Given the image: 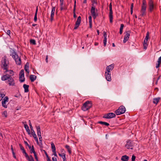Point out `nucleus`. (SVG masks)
Instances as JSON below:
<instances>
[{
	"instance_id": "nucleus-44",
	"label": "nucleus",
	"mask_w": 161,
	"mask_h": 161,
	"mask_svg": "<svg viewBox=\"0 0 161 161\" xmlns=\"http://www.w3.org/2000/svg\"><path fill=\"white\" fill-rule=\"evenodd\" d=\"M19 147H20V149L21 150H23L25 149L24 147H23V146H22V145L21 144H19Z\"/></svg>"
},
{
	"instance_id": "nucleus-63",
	"label": "nucleus",
	"mask_w": 161,
	"mask_h": 161,
	"mask_svg": "<svg viewBox=\"0 0 161 161\" xmlns=\"http://www.w3.org/2000/svg\"><path fill=\"white\" fill-rule=\"evenodd\" d=\"M12 154H13V157H14V158L16 159V156H15V153H14V152H12Z\"/></svg>"
},
{
	"instance_id": "nucleus-32",
	"label": "nucleus",
	"mask_w": 161,
	"mask_h": 161,
	"mask_svg": "<svg viewBox=\"0 0 161 161\" xmlns=\"http://www.w3.org/2000/svg\"><path fill=\"white\" fill-rule=\"evenodd\" d=\"M34 138L35 139V140L37 142V143L38 144H39L38 139L37 138V137L36 135V134H34V136H33Z\"/></svg>"
},
{
	"instance_id": "nucleus-34",
	"label": "nucleus",
	"mask_w": 161,
	"mask_h": 161,
	"mask_svg": "<svg viewBox=\"0 0 161 161\" xmlns=\"http://www.w3.org/2000/svg\"><path fill=\"white\" fill-rule=\"evenodd\" d=\"M149 32L148 31L147 33L146 36L145 37V38L144 40H145L146 41H148V39L149 38Z\"/></svg>"
},
{
	"instance_id": "nucleus-30",
	"label": "nucleus",
	"mask_w": 161,
	"mask_h": 161,
	"mask_svg": "<svg viewBox=\"0 0 161 161\" xmlns=\"http://www.w3.org/2000/svg\"><path fill=\"white\" fill-rule=\"evenodd\" d=\"M28 161H34V158L32 155H30L29 158H27Z\"/></svg>"
},
{
	"instance_id": "nucleus-25",
	"label": "nucleus",
	"mask_w": 161,
	"mask_h": 161,
	"mask_svg": "<svg viewBox=\"0 0 161 161\" xmlns=\"http://www.w3.org/2000/svg\"><path fill=\"white\" fill-rule=\"evenodd\" d=\"M65 147L67 149L68 151L69 154H71V149L70 148L69 146L66 145L65 146Z\"/></svg>"
},
{
	"instance_id": "nucleus-8",
	"label": "nucleus",
	"mask_w": 161,
	"mask_h": 161,
	"mask_svg": "<svg viewBox=\"0 0 161 161\" xmlns=\"http://www.w3.org/2000/svg\"><path fill=\"white\" fill-rule=\"evenodd\" d=\"M19 80L20 82H23L25 80L24 78V71L23 69L20 70L19 73Z\"/></svg>"
},
{
	"instance_id": "nucleus-22",
	"label": "nucleus",
	"mask_w": 161,
	"mask_h": 161,
	"mask_svg": "<svg viewBox=\"0 0 161 161\" xmlns=\"http://www.w3.org/2000/svg\"><path fill=\"white\" fill-rule=\"evenodd\" d=\"M160 99V98L159 97L154 98L153 99V103L155 104H157L158 103Z\"/></svg>"
},
{
	"instance_id": "nucleus-17",
	"label": "nucleus",
	"mask_w": 161,
	"mask_h": 161,
	"mask_svg": "<svg viewBox=\"0 0 161 161\" xmlns=\"http://www.w3.org/2000/svg\"><path fill=\"white\" fill-rule=\"evenodd\" d=\"M29 126L30 127V129L31 130V131L32 135L33 136L34 134H36L35 133V131L33 129V128L32 126L31 121L30 120H29Z\"/></svg>"
},
{
	"instance_id": "nucleus-58",
	"label": "nucleus",
	"mask_w": 161,
	"mask_h": 161,
	"mask_svg": "<svg viewBox=\"0 0 161 161\" xmlns=\"http://www.w3.org/2000/svg\"><path fill=\"white\" fill-rule=\"evenodd\" d=\"M53 152V155L56 157H57V155L56 153V151Z\"/></svg>"
},
{
	"instance_id": "nucleus-57",
	"label": "nucleus",
	"mask_w": 161,
	"mask_h": 161,
	"mask_svg": "<svg viewBox=\"0 0 161 161\" xmlns=\"http://www.w3.org/2000/svg\"><path fill=\"white\" fill-rule=\"evenodd\" d=\"M89 22H92V17L90 16L89 17Z\"/></svg>"
},
{
	"instance_id": "nucleus-53",
	"label": "nucleus",
	"mask_w": 161,
	"mask_h": 161,
	"mask_svg": "<svg viewBox=\"0 0 161 161\" xmlns=\"http://www.w3.org/2000/svg\"><path fill=\"white\" fill-rule=\"evenodd\" d=\"M109 67L110 68H112V69H113V68H114V64H111L110 65H109Z\"/></svg>"
},
{
	"instance_id": "nucleus-19",
	"label": "nucleus",
	"mask_w": 161,
	"mask_h": 161,
	"mask_svg": "<svg viewBox=\"0 0 161 161\" xmlns=\"http://www.w3.org/2000/svg\"><path fill=\"white\" fill-rule=\"evenodd\" d=\"M29 86L25 84L23 85V87L24 89V92H29Z\"/></svg>"
},
{
	"instance_id": "nucleus-3",
	"label": "nucleus",
	"mask_w": 161,
	"mask_h": 161,
	"mask_svg": "<svg viewBox=\"0 0 161 161\" xmlns=\"http://www.w3.org/2000/svg\"><path fill=\"white\" fill-rule=\"evenodd\" d=\"M147 4L146 0H143L142 4L141 5V8L140 10V15L141 16H144L146 15V8Z\"/></svg>"
},
{
	"instance_id": "nucleus-56",
	"label": "nucleus",
	"mask_w": 161,
	"mask_h": 161,
	"mask_svg": "<svg viewBox=\"0 0 161 161\" xmlns=\"http://www.w3.org/2000/svg\"><path fill=\"white\" fill-rule=\"evenodd\" d=\"M76 1L75 0L74 1V5L73 9H76Z\"/></svg>"
},
{
	"instance_id": "nucleus-50",
	"label": "nucleus",
	"mask_w": 161,
	"mask_h": 161,
	"mask_svg": "<svg viewBox=\"0 0 161 161\" xmlns=\"http://www.w3.org/2000/svg\"><path fill=\"white\" fill-rule=\"evenodd\" d=\"M9 74H11L10 75H11V76L14 75V72L13 71L10 70H9Z\"/></svg>"
},
{
	"instance_id": "nucleus-60",
	"label": "nucleus",
	"mask_w": 161,
	"mask_h": 161,
	"mask_svg": "<svg viewBox=\"0 0 161 161\" xmlns=\"http://www.w3.org/2000/svg\"><path fill=\"white\" fill-rule=\"evenodd\" d=\"M10 32L11 31L10 30H8L7 31L6 33L7 35H8L9 36H10Z\"/></svg>"
},
{
	"instance_id": "nucleus-10",
	"label": "nucleus",
	"mask_w": 161,
	"mask_h": 161,
	"mask_svg": "<svg viewBox=\"0 0 161 161\" xmlns=\"http://www.w3.org/2000/svg\"><path fill=\"white\" fill-rule=\"evenodd\" d=\"M115 116L116 115L115 114L113 113H110L106 114H105L103 116V118L108 119H111L115 117Z\"/></svg>"
},
{
	"instance_id": "nucleus-26",
	"label": "nucleus",
	"mask_w": 161,
	"mask_h": 161,
	"mask_svg": "<svg viewBox=\"0 0 161 161\" xmlns=\"http://www.w3.org/2000/svg\"><path fill=\"white\" fill-rule=\"evenodd\" d=\"M98 123H99L100 124H101L102 125H106V126H109V123H108L107 122H103V121H99L98 122Z\"/></svg>"
},
{
	"instance_id": "nucleus-16",
	"label": "nucleus",
	"mask_w": 161,
	"mask_h": 161,
	"mask_svg": "<svg viewBox=\"0 0 161 161\" xmlns=\"http://www.w3.org/2000/svg\"><path fill=\"white\" fill-rule=\"evenodd\" d=\"M105 78L108 81H111V78L110 75V73H107V71L105 72Z\"/></svg>"
},
{
	"instance_id": "nucleus-51",
	"label": "nucleus",
	"mask_w": 161,
	"mask_h": 161,
	"mask_svg": "<svg viewBox=\"0 0 161 161\" xmlns=\"http://www.w3.org/2000/svg\"><path fill=\"white\" fill-rule=\"evenodd\" d=\"M161 64V63H158V64H156V68H158V67H159L160 64Z\"/></svg>"
},
{
	"instance_id": "nucleus-7",
	"label": "nucleus",
	"mask_w": 161,
	"mask_h": 161,
	"mask_svg": "<svg viewBox=\"0 0 161 161\" xmlns=\"http://www.w3.org/2000/svg\"><path fill=\"white\" fill-rule=\"evenodd\" d=\"M134 145V143L132 141H131L130 140H128L126 142L125 147L127 149H132Z\"/></svg>"
},
{
	"instance_id": "nucleus-28",
	"label": "nucleus",
	"mask_w": 161,
	"mask_h": 161,
	"mask_svg": "<svg viewBox=\"0 0 161 161\" xmlns=\"http://www.w3.org/2000/svg\"><path fill=\"white\" fill-rule=\"evenodd\" d=\"M124 26V25L123 24H121L120 27V30H119V33L120 34H121L122 33L123 30Z\"/></svg>"
},
{
	"instance_id": "nucleus-31",
	"label": "nucleus",
	"mask_w": 161,
	"mask_h": 161,
	"mask_svg": "<svg viewBox=\"0 0 161 161\" xmlns=\"http://www.w3.org/2000/svg\"><path fill=\"white\" fill-rule=\"evenodd\" d=\"M6 102L5 101H3V100H2V106L4 107V108H7V105H5V104H6Z\"/></svg>"
},
{
	"instance_id": "nucleus-40",
	"label": "nucleus",
	"mask_w": 161,
	"mask_h": 161,
	"mask_svg": "<svg viewBox=\"0 0 161 161\" xmlns=\"http://www.w3.org/2000/svg\"><path fill=\"white\" fill-rule=\"evenodd\" d=\"M54 16V14H51V18H50V21L51 22H52V21L53 20V17Z\"/></svg>"
},
{
	"instance_id": "nucleus-47",
	"label": "nucleus",
	"mask_w": 161,
	"mask_h": 161,
	"mask_svg": "<svg viewBox=\"0 0 161 161\" xmlns=\"http://www.w3.org/2000/svg\"><path fill=\"white\" fill-rule=\"evenodd\" d=\"M136 156L134 155H133L132 156V158H131L132 161H135V160L136 159Z\"/></svg>"
},
{
	"instance_id": "nucleus-2",
	"label": "nucleus",
	"mask_w": 161,
	"mask_h": 161,
	"mask_svg": "<svg viewBox=\"0 0 161 161\" xmlns=\"http://www.w3.org/2000/svg\"><path fill=\"white\" fill-rule=\"evenodd\" d=\"M11 52V54L10 55L15 61L16 64L18 65H20L21 64V59L20 57H19L14 50H12Z\"/></svg>"
},
{
	"instance_id": "nucleus-27",
	"label": "nucleus",
	"mask_w": 161,
	"mask_h": 161,
	"mask_svg": "<svg viewBox=\"0 0 161 161\" xmlns=\"http://www.w3.org/2000/svg\"><path fill=\"white\" fill-rule=\"evenodd\" d=\"M51 148L52 149V152L55 151H56V148L55 147V145L54 144V143L53 142H51Z\"/></svg>"
},
{
	"instance_id": "nucleus-42",
	"label": "nucleus",
	"mask_w": 161,
	"mask_h": 161,
	"mask_svg": "<svg viewBox=\"0 0 161 161\" xmlns=\"http://www.w3.org/2000/svg\"><path fill=\"white\" fill-rule=\"evenodd\" d=\"M75 10L76 9H73V17L74 18H76L77 17L75 13Z\"/></svg>"
},
{
	"instance_id": "nucleus-13",
	"label": "nucleus",
	"mask_w": 161,
	"mask_h": 161,
	"mask_svg": "<svg viewBox=\"0 0 161 161\" xmlns=\"http://www.w3.org/2000/svg\"><path fill=\"white\" fill-rule=\"evenodd\" d=\"M81 21V17L80 16L78 17L77 21L75 22V26L74 30H76L79 27Z\"/></svg>"
},
{
	"instance_id": "nucleus-55",
	"label": "nucleus",
	"mask_w": 161,
	"mask_h": 161,
	"mask_svg": "<svg viewBox=\"0 0 161 161\" xmlns=\"http://www.w3.org/2000/svg\"><path fill=\"white\" fill-rule=\"evenodd\" d=\"M34 155L35 157V158L37 161H38V158L36 155V153L34 154Z\"/></svg>"
},
{
	"instance_id": "nucleus-1",
	"label": "nucleus",
	"mask_w": 161,
	"mask_h": 161,
	"mask_svg": "<svg viewBox=\"0 0 161 161\" xmlns=\"http://www.w3.org/2000/svg\"><path fill=\"white\" fill-rule=\"evenodd\" d=\"M1 80L3 81L7 80L6 82L10 86H14L15 85L14 80L11 75L8 74L3 75L1 77Z\"/></svg>"
},
{
	"instance_id": "nucleus-62",
	"label": "nucleus",
	"mask_w": 161,
	"mask_h": 161,
	"mask_svg": "<svg viewBox=\"0 0 161 161\" xmlns=\"http://www.w3.org/2000/svg\"><path fill=\"white\" fill-rule=\"evenodd\" d=\"M37 136L38 137H40L41 136V132H38L37 133Z\"/></svg>"
},
{
	"instance_id": "nucleus-12",
	"label": "nucleus",
	"mask_w": 161,
	"mask_h": 161,
	"mask_svg": "<svg viewBox=\"0 0 161 161\" xmlns=\"http://www.w3.org/2000/svg\"><path fill=\"white\" fill-rule=\"evenodd\" d=\"M81 21V17L80 16L78 17L77 21L75 22V26L74 30H76L79 27Z\"/></svg>"
},
{
	"instance_id": "nucleus-59",
	"label": "nucleus",
	"mask_w": 161,
	"mask_h": 161,
	"mask_svg": "<svg viewBox=\"0 0 161 161\" xmlns=\"http://www.w3.org/2000/svg\"><path fill=\"white\" fill-rule=\"evenodd\" d=\"M158 63H161V56L158 59Z\"/></svg>"
},
{
	"instance_id": "nucleus-5",
	"label": "nucleus",
	"mask_w": 161,
	"mask_h": 161,
	"mask_svg": "<svg viewBox=\"0 0 161 161\" xmlns=\"http://www.w3.org/2000/svg\"><path fill=\"white\" fill-rule=\"evenodd\" d=\"M92 106L91 101H87L83 104L81 109L84 111H86L90 109Z\"/></svg>"
},
{
	"instance_id": "nucleus-64",
	"label": "nucleus",
	"mask_w": 161,
	"mask_h": 161,
	"mask_svg": "<svg viewBox=\"0 0 161 161\" xmlns=\"http://www.w3.org/2000/svg\"><path fill=\"white\" fill-rule=\"evenodd\" d=\"M52 160L53 161H57V158L56 157H53L52 158Z\"/></svg>"
},
{
	"instance_id": "nucleus-43",
	"label": "nucleus",
	"mask_w": 161,
	"mask_h": 161,
	"mask_svg": "<svg viewBox=\"0 0 161 161\" xmlns=\"http://www.w3.org/2000/svg\"><path fill=\"white\" fill-rule=\"evenodd\" d=\"M92 6L91 9H92V8H93V9H96V6L95 5L94 3H92Z\"/></svg>"
},
{
	"instance_id": "nucleus-18",
	"label": "nucleus",
	"mask_w": 161,
	"mask_h": 161,
	"mask_svg": "<svg viewBox=\"0 0 161 161\" xmlns=\"http://www.w3.org/2000/svg\"><path fill=\"white\" fill-rule=\"evenodd\" d=\"M129 159V157L127 155H123L122 156L121 160L122 161H128Z\"/></svg>"
},
{
	"instance_id": "nucleus-48",
	"label": "nucleus",
	"mask_w": 161,
	"mask_h": 161,
	"mask_svg": "<svg viewBox=\"0 0 161 161\" xmlns=\"http://www.w3.org/2000/svg\"><path fill=\"white\" fill-rule=\"evenodd\" d=\"M0 96L1 97L3 98L5 96V95L3 93H0Z\"/></svg>"
},
{
	"instance_id": "nucleus-14",
	"label": "nucleus",
	"mask_w": 161,
	"mask_h": 161,
	"mask_svg": "<svg viewBox=\"0 0 161 161\" xmlns=\"http://www.w3.org/2000/svg\"><path fill=\"white\" fill-rule=\"evenodd\" d=\"M2 63L3 64L4 69L6 70V72L8 71L7 68H8V64L7 63V59L6 57L4 58L2 61Z\"/></svg>"
},
{
	"instance_id": "nucleus-37",
	"label": "nucleus",
	"mask_w": 161,
	"mask_h": 161,
	"mask_svg": "<svg viewBox=\"0 0 161 161\" xmlns=\"http://www.w3.org/2000/svg\"><path fill=\"white\" fill-rule=\"evenodd\" d=\"M24 143H25V144L28 147L29 149H31V146H30V145H29V144H28L27 142L25 141H24Z\"/></svg>"
},
{
	"instance_id": "nucleus-46",
	"label": "nucleus",
	"mask_w": 161,
	"mask_h": 161,
	"mask_svg": "<svg viewBox=\"0 0 161 161\" xmlns=\"http://www.w3.org/2000/svg\"><path fill=\"white\" fill-rule=\"evenodd\" d=\"M104 39H107V34L105 31L103 32Z\"/></svg>"
},
{
	"instance_id": "nucleus-54",
	"label": "nucleus",
	"mask_w": 161,
	"mask_h": 161,
	"mask_svg": "<svg viewBox=\"0 0 161 161\" xmlns=\"http://www.w3.org/2000/svg\"><path fill=\"white\" fill-rule=\"evenodd\" d=\"M37 15L36 14H35V16L34 18V20L35 22H36L37 20Z\"/></svg>"
},
{
	"instance_id": "nucleus-21",
	"label": "nucleus",
	"mask_w": 161,
	"mask_h": 161,
	"mask_svg": "<svg viewBox=\"0 0 161 161\" xmlns=\"http://www.w3.org/2000/svg\"><path fill=\"white\" fill-rule=\"evenodd\" d=\"M130 31H128L125 32V36L124 38L126 39H128L130 36Z\"/></svg>"
},
{
	"instance_id": "nucleus-52",
	"label": "nucleus",
	"mask_w": 161,
	"mask_h": 161,
	"mask_svg": "<svg viewBox=\"0 0 161 161\" xmlns=\"http://www.w3.org/2000/svg\"><path fill=\"white\" fill-rule=\"evenodd\" d=\"M143 46L144 47V49H146L147 48V44H143Z\"/></svg>"
},
{
	"instance_id": "nucleus-29",
	"label": "nucleus",
	"mask_w": 161,
	"mask_h": 161,
	"mask_svg": "<svg viewBox=\"0 0 161 161\" xmlns=\"http://www.w3.org/2000/svg\"><path fill=\"white\" fill-rule=\"evenodd\" d=\"M30 43L31 44H32L34 45H36V41L34 39H31L30 40Z\"/></svg>"
},
{
	"instance_id": "nucleus-41",
	"label": "nucleus",
	"mask_w": 161,
	"mask_h": 161,
	"mask_svg": "<svg viewBox=\"0 0 161 161\" xmlns=\"http://www.w3.org/2000/svg\"><path fill=\"white\" fill-rule=\"evenodd\" d=\"M8 97L7 96L5 97L3 100V101H5V102H8Z\"/></svg>"
},
{
	"instance_id": "nucleus-23",
	"label": "nucleus",
	"mask_w": 161,
	"mask_h": 161,
	"mask_svg": "<svg viewBox=\"0 0 161 161\" xmlns=\"http://www.w3.org/2000/svg\"><path fill=\"white\" fill-rule=\"evenodd\" d=\"M24 127L25 128V130L27 132L28 134L30 135L31 134V132L30 131L29 129V126L27 125V124H25L24 125Z\"/></svg>"
},
{
	"instance_id": "nucleus-35",
	"label": "nucleus",
	"mask_w": 161,
	"mask_h": 161,
	"mask_svg": "<svg viewBox=\"0 0 161 161\" xmlns=\"http://www.w3.org/2000/svg\"><path fill=\"white\" fill-rule=\"evenodd\" d=\"M62 154L63 155V156L62 157H63V161H66V154L65 152L63 153H62Z\"/></svg>"
},
{
	"instance_id": "nucleus-6",
	"label": "nucleus",
	"mask_w": 161,
	"mask_h": 161,
	"mask_svg": "<svg viewBox=\"0 0 161 161\" xmlns=\"http://www.w3.org/2000/svg\"><path fill=\"white\" fill-rule=\"evenodd\" d=\"M126 108L123 105H121L118 109L115 111V113L116 115H119L124 114Z\"/></svg>"
},
{
	"instance_id": "nucleus-61",
	"label": "nucleus",
	"mask_w": 161,
	"mask_h": 161,
	"mask_svg": "<svg viewBox=\"0 0 161 161\" xmlns=\"http://www.w3.org/2000/svg\"><path fill=\"white\" fill-rule=\"evenodd\" d=\"M66 9V8H64L63 6H60V10L61 11H62V10H63L64 9Z\"/></svg>"
},
{
	"instance_id": "nucleus-15",
	"label": "nucleus",
	"mask_w": 161,
	"mask_h": 161,
	"mask_svg": "<svg viewBox=\"0 0 161 161\" xmlns=\"http://www.w3.org/2000/svg\"><path fill=\"white\" fill-rule=\"evenodd\" d=\"M96 11L97 12V9H93L92 8V9H91V14L94 19H95L98 16V14L97 13H96Z\"/></svg>"
},
{
	"instance_id": "nucleus-11",
	"label": "nucleus",
	"mask_w": 161,
	"mask_h": 161,
	"mask_svg": "<svg viewBox=\"0 0 161 161\" xmlns=\"http://www.w3.org/2000/svg\"><path fill=\"white\" fill-rule=\"evenodd\" d=\"M81 21V17L80 16L78 17L77 21L75 22V26L74 30H76L79 27Z\"/></svg>"
},
{
	"instance_id": "nucleus-49",
	"label": "nucleus",
	"mask_w": 161,
	"mask_h": 161,
	"mask_svg": "<svg viewBox=\"0 0 161 161\" xmlns=\"http://www.w3.org/2000/svg\"><path fill=\"white\" fill-rule=\"evenodd\" d=\"M92 3H94V4H97V0H93L92 1Z\"/></svg>"
},
{
	"instance_id": "nucleus-38",
	"label": "nucleus",
	"mask_w": 161,
	"mask_h": 161,
	"mask_svg": "<svg viewBox=\"0 0 161 161\" xmlns=\"http://www.w3.org/2000/svg\"><path fill=\"white\" fill-rule=\"evenodd\" d=\"M29 68H27L26 66H25L24 69L25 71L27 72L28 73H29L30 71L29 69Z\"/></svg>"
},
{
	"instance_id": "nucleus-4",
	"label": "nucleus",
	"mask_w": 161,
	"mask_h": 161,
	"mask_svg": "<svg viewBox=\"0 0 161 161\" xmlns=\"http://www.w3.org/2000/svg\"><path fill=\"white\" fill-rule=\"evenodd\" d=\"M148 11L149 13L152 12L154 10L156 9V7L154 5L153 0H148Z\"/></svg>"
},
{
	"instance_id": "nucleus-36",
	"label": "nucleus",
	"mask_w": 161,
	"mask_h": 161,
	"mask_svg": "<svg viewBox=\"0 0 161 161\" xmlns=\"http://www.w3.org/2000/svg\"><path fill=\"white\" fill-rule=\"evenodd\" d=\"M55 11V7H52L51 14H54Z\"/></svg>"
},
{
	"instance_id": "nucleus-9",
	"label": "nucleus",
	"mask_w": 161,
	"mask_h": 161,
	"mask_svg": "<svg viewBox=\"0 0 161 161\" xmlns=\"http://www.w3.org/2000/svg\"><path fill=\"white\" fill-rule=\"evenodd\" d=\"M109 20L110 23L113 22V11L112 9V3H111L109 5Z\"/></svg>"
},
{
	"instance_id": "nucleus-33",
	"label": "nucleus",
	"mask_w": 161,
	"mask_h": 161,
	"mask_svg": "<svg viewBox=\"0 0 161 161\" xmlns=\"http://www.w3.org/2000/svg\"><path fill=\"white\" fill-rule=\"evenodd\" d=\"M106 70L107 73H110V70H112V68H110L109 66H107L106 67Z\"/></svg>"
},
{
	"instance_id": "nucleus-39",
	"label": "nucleus",
	"mask_w": 161,
	"mask_h": 161,
	"mask_svg": "<svg viewBox=\"0 0 161 161\" xmlns=\"http://www.w3.org/2000/svg\"><path fill=\"white\" fill-rule=\"evenodd\" d=\"M37 129V133L41 131V128L39 126H36Z\"/></svg>"
},
{
	"instance_id": "nucleus-24",
	"label": "nucleus",
	"mask_w": 161,
	"mask_h": 161,
	"mask_svg": "<svg viewBox=\"0 0 161 161\" xmlns=\"http://www.w3.org/2000/svg\"><path fill=\"white\" fill-rule=\"evenodd\" d=\"M30 149V152L31 153H33L34 154L36 153L33 145H32V147H31V149Z\"/></svg>"
},
{
	"instance_id": "nucleus-45",
	"label": "nucleus",
	"mask_w": 161,
	"mask_h": 161,
	"mask_svg": "<svg viewBox=\"0 0 161 161\" xmlns=\"http://www.w3.org/2000/svg\"><path fill=\"white\" fill-rule=\"evenodd\" d=\"M107 43V39H104L103 40V43H104V46L105 47Z\"/></svg>"
},
{
	"instance_id": "nucleus-20",
	"label": "nucleus",
	"mask_w": 161,
	"mask_h": 161,
	"mask_svg": "<svg viewBox=\"0 0 161 161\" xmlns=\"http://www.w3.org/2000/svg\"><path fill=\"white\" fill-rule=\"evenodd\" d=\"M30 79L31 82L34 81L36 79V76L34 75H30Z\"/></svg>"
}]
</instances>
